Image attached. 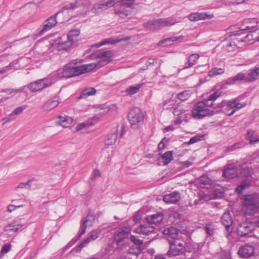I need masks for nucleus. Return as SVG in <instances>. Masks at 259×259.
I'll return each instance as SVG.
<instances>
[{
	"instance_id": "obj_1",
	"label": "nucleus",
	"mask_w": 259,
	"mask_h": 259,
	"mask_svg": "<svg viewBox=\"0 0 259 259\" xmlns=\"http://www.w3.org/2000/svg\"><path fill=\"white\" fill-rule=\"evenodd\" d=\"M112 55V53L110 51L98 52L96 55V58L99 59L97 63L78 65L76 62L73 61L64 66L62 70H58L53 76L55 79L69 78L92 71L94 69L101 67L110 62Z\"/></svg>"
},
{
	"instance_id": "obj_2",
	"label": "nucleus",
	"mask_w": 259,
	"mask_h": 259,
	"mask_svg": "<svg viewBox=\"0 0 259 259\" xmlns=\"http://www.w3.org/2000/svg\"><path fill=\"white\" fill-rule=\"evenodd\" d=\"M163 233L171 238L168 241L169 249L167 252L168 257L181 255L186 251H190L186 248V244L183 239L181 233L177 229L168 227L163 230Z\"/></svg>"
},
{
	"instance_id": "obj_3",
	"label": "nucleus",
	"mask_w": 259,
	"mask_h": 259,
	"mask_svg": "<svg viewBox=\"0 0 259 259\" xmlns=\"http://www.w3.org/2000/svg\"><path fill=\"white\" fill-rule=\"evenodd\" d=\"M243 210L246 215H253L259 211V196L256 193L242 197Z\"/></svg>"
},
{
	"instance_id": "obj_4",
	"label": "nucleus",
	"mask_w": 259,
	"mask_h": 259,
	"mask_svg": "<svg viewBox=\"0 0 259 259\" xmlns=\"http://www.w3.org/2000/svg\"><path fill=\"white\" fill-rule=\"evenodd\" d=\"M241 33H234L229 35L225 40L222 41L224 47L229 51H232L235 48H240L244 46L241 41H238Z\"/></svg>"
},
{
	"instance_id": "obj_5",
	"label": "nucleus",
	"mask_w": 259,
	"mask_h": 259,
	"mask_svg": "<svg viewBox=\"0 0 259 259\" xmlns=\"http://www.w3.org/2000/svg\"><path fill=\"white\" fill-rule=\"evenodd\" d=\"M128 118L133 128H137L143 122V115L138 108L132 109L129 112Z\"/></svg>"
},
{
	"instance_id": "obj_6",
	"label": "nucleus",
	"mask_w": 259,
	"mask_h": 259,
	"mask_svg": "<svg viewBox=\"0 0 259 259\" xmlns=\"http://www.w3.org/2000/svg\"><path fill=\"white\" fill-rule=\"evenodd\" d=\"M203 103H198L192 111L193 117L196 119H201L207 116L214 114L213 110H210L204 106Z\"/></svg>"
},
{
	"instance_id": "obj_7",
	"label": "nucleus",
	"mask_w": 259,
	"mask_h": 259,
	"mask_svg": "<svg viewBox=\"0 0 259 259\" xmlns=\"http://www.w3.org/2000/svg\"><path fill=\"white\" fill-rule=\"evenodd\" d=\"M91 3L89 0H77L74 3H71L65 6L66 9H76L79 14H87L91 6Z\"/></svg>"
},
{
	"instance_id": "obj_8",
	"label": "nucleus",
	"mask_w": 259,
	"mask_h": 259,
	"mask_svg": "<svg viewBox=\"0 0 259 259\" xmlns=\"http://www.w3.org/2000/svg\"><path fill=\"white\" fill-rule=\"evenodd\" d=\"M53 76L37 80L33 82H31L28 84V87L32 92L41 90L51 85L55 81V79L52 78Z\"/></svg>"
},
{
	"instance_id": "obj_9",
	"label": "nucleus",
	"mask_w": 259,
	"mask_h": 259,
	"mask_svg": "<svg viewBox=\"0 0 259 259\" xmlns=\"http://www.w3.org/2000/svg\"><path fill=\"white\" fill-rule=\"evenodd\" d=\"M95 221V217L93 215V213L89 212L87 216L82 219L80 223V227L79 233L78 237L74 239V242H75L80 239L81 236L84 234L85 232L86 229L88 227H91L93 225Z\"/></svg>"
},
{
	"instance_id": "obj_10",
	"label": "nucleus",
	"mask_w": 259,
	"mask_h": 259,
	"mask_svg": "<svg viewBox=\"0 0 259 259\" xmlns=\"http://www.w3.org/2000/svg\"><path fill=\"white\" fill-rule=\"evenodd\" d=\"M245 105V103H240L236 99L229 101L227 102L226 108L224 110V112L228 116H231L236 111L243 107Z\"/></svg>"
},
{
	"instance_id": "obj_11",
	"label": "nucleus",
	"mask_w": 259,
	"mask_h": 259,
	"mask_svg": "<svg viewBox=\"0 0 259 259\" xmlns=\"http://www.w3.org/2000/svg\"><path fill=\"white\" fill-rule=\"evenodd\" d=\"M117 3V0H107L95 4L92 11L95 14H99L104 10L113 6Z\"/></svg>"
},
{
	"instance_id": "obj_12",
	"label": "nucleus",
	"mask_w": 259,
	"mask_h": 259,
	"mask_svg": "<svg viewBox=\"0 0 259 259\" xmlns=\"http://www.w3.org/2000/svg\"><path fill=\"white\" fill-rule=\"evenodd\" d=\"M63 37L65 38V36L58 37L55 40H52L53 41L52 44L56 46L59 51H67L74 44L72 40H70L68 39H67V40H63Z\"/></svg>"
},
{
	"instance_id": "obj_13",
	"label": "nucleus",
	"mask_w": 259,
	"mask_h": 259,
	"mask_svg": "<svg viewBox=\"0 0 259 259\" xmlns=\"http://www.w3.org/2000/svg\"><path fill=\"white\" fill-rule=\"evenodd\" d=\"M239 166L236 167L234 166L233 164H227L225 168L223 171V176L230 178L233 179L235 177L239 176Z\"/></svg>"
},
{
	"instance_id": "obj_14",
	"label": "nucleus",
	"mask_w": 259,
	"mask_h": 259,
	"mask_svg": "<svg viewBox=\"0 0 259 259\" xmlns=\"http://www.w3.org/2000/svg\"><path fill=\"white\" fill-rule=\"evenodd\" d=\"M131 228L130 227H125L119 229L115 233L114 239L117 243L122 242L124 239L126 238L131 233Z\"/></svg>"
},
{
	"instance_id": "obj_15",
	"label": "nucleus",
	"mask_w": 259,
	"mask_h": 259,
	"mask_svg": "<svg viewBox=\"0 0 259 259\" xmlns=\"http://www.w3.org/2000/svg\"><path fill=\"white\" fill-rule=\"evenodd\" d=\"M238 253L241 257L247 258L254 254V248L251 245H244L239 248Z\"/></svg>"
},
{
	"instance_id": "obj_16",
	"label": "nucleus",
	"mask_w": 259,
	"mask_h": 259,
	"mask_svg": "<svg viewBox=\"0 0 259 259\" xmlns=\"http://www.w3.org/2000/svg\"><path fill=\"white\" fill-rule=\"evenodd\" d=\"M153 231L154 227L149 223L140 225L134 230V232L141 235H147L153 233Z\"/></svg>"
},
{
	"instance_id": "obj_17",
	"label": "nucleus",
	"mask_w": 259,
	"mask_h": 259,
	"mask_svg": "<svg viewBox=\"0 0 259 259\" xmlns=\"http://www.w3.org/2000/svg\"><path fill=\"white\" fill-rule=\"evenodd\" d=\"M181 199V194L178 191H174L171 193L163 196V200L166 203H176Z\"/></svg>"
},
{
	"instance_id": "obj_18",
	"label": "nucleus",
	"mask_w": 259,
	"mask_h": 259,
	"mask_svg": "<svg viewBox=\"0 0 259 259\" xmlns=\"http://www.w3.org/2000/svg\"><path fill=\"white\" fill-rule=\"evenodd\" d=\"M57 23L56 16L55 17L51 16L49 17L46 21L42 29L39 31V35H41L45 32L50 30L53 27L56 26Z\"/></svg>"
},
{
	"instance_id": "obj_19",
	"label": "nucleus",
	"mask_w": 259,
	"mask_h": 259,
	"mask_svg": "<svg viewBox=\"0 0 259 259\" xmlns=\"http://www.w3.org/2000/svg\"><path fill=\"white\" fill-rule=\"evenodd\" d=\"M58 97H54L47 101L42 106V109L45 111H50L56 107L60 103Z\"/></svg>"
},
{
	"instance_id": "obj_20",
	"label": "nucleus",
	"mask_w": 259,
	"mask_h": 259,
	"mask_svg": "<svg viewBox=\"0 0 259 259\" xmlns=\"http://www.w3.org/2000/svg\"><path fill=\"white\" fill-rule=\"evenodd\" d=\"M221 92H215L211 94L207 99L204 100L203 101L199 102V103H203L204 105V106L208 108L209 107H213V102L216 100L217 98L221 96Z\"/></svg>"
},
{
	"instance_id": "obj_21",
	"label": "nucleus",
	"mask_w": 259,
	"mask_h": 259,
	"mask_svg": "<svg viewBox=\"0 0 259 259\" xmlns=\"http://www.w3.org/2000/svg\"><path fill=\"white\" fill-rule=\"evenodd\" d=\"M239 176L246 177V179H251L253 170L250 167L244 163L239 165Z\"/></svg>"
},
{
	"instance_id": "obj_22",
	"label": "nucleus",
	"mask_w": 259,
	"mask_h": 259,
	"mask_svg": "<svg viewBox=\"0 0 259 259\" xmlns=\"http://www.w3.org/2000/svg\"><path fill=\"white\" fill-rule=\"evenodd\" d=\"M253 230V226L247 223H243L241 224L237 230L238 235L240 236H245L251 232Z\"/></svg>"
},
{
	"instance_id": "obj_23",
	"label": "nucleus",
	"mask_w": 259,
	"mask_h": 259,
	"mask_svg": "<svg viewBox=\"0 0 259 259\" xmlns=\"http://www.w3.org/2000/svg\"><path fill=\"white\" fill-rule=\"evenodd\" d=\"M221 223L228 232L231 231V230H230V229L232 225L233 220L230 213L229 211H226L224 213L221 218Z\"/></svg>"
},
{
	"instance_id": "obj_24",
	"label": "nucleus",
	"mask_w": 259,
	"mask_h": 259,
	"mask_svg": "<svg viewBox=\"0 0 259 259\" xmlns=\"http://www.w3.org/2000/svg\"><path fill=\"white\" fill-rule=\"evenodd\" d=\"M164 219V215L161 213H156L146 217V220L150 224H157L160 223Z\"/></svg>"
},
{
	"instance_id": "obj_25",
	"label": "nucleus",
	"mask_w": 259,
	"mask_h": 259,
	"mask_svg": "<svg viewBox=\"0 0 259 259\" xmlns=\"http://www.w3.org/2000/svg\"><path fill=\"white\" fill-rule=\"evenodd\" d=\"M245 74L240 72L233 77L228 78L226 81V84L231 85L241 81L245 82Z\"/></svg>"
},
{
	"instance_id": "obj_26",
	"label": "nucleus",
	"mask_w": 259,
	"mask_h": 259,
	"mask_svg": "<svg viewBox=\"0 0 259 259\" xmlns=\"http://www.w3.org/2000/svg\"><path fill=\"white\" fill-rule=\"evenodd\" d=\"M159 29L165 26L172 25L177 23V21L173 18H166L156 19Z\"/></svg>"
},
{
	"instance_id": "obj_27",
	"label": "nucleus",
	"mask_w": 259,
	"mask_h": 259,
	"mask_svg": "<svg viewBox=\"0 0 259 259\" xmlns=\"http://www.w3.org/2000/svg\"><path fill=\"white\" fill-rule=\"evenodd\" d=\"M114 12L117 16L122 18L127 17L130 14V11L126 9L123 6L120 4L116 5Z\"/></svg>"
},
{
	"instance_id": "obj_28",
	"label": "nucleus",
	"mask_w": 259,
	"mask_h": 259,
	"mask_svg": "<svg viewBox=\"0 0 259 259\" xmlns=\"http://www.w3.org/2000/svg\"><path fill=\"white\" fill-rule=\"evenodd\" d=\"M244 23L246 26H242L240 28L242 31L245 30H249L255 27L257 25L258 21L255 18L247 19L244 21Z\"/></svg>"
},
{
	"instance_id": "obj_29",
	"label": "nucleus",
	"mask_w": 259,
	"mask_h": 259,
	"mask_svg": "<svg viewBox=\"0 0 259 259\" xmlns=\"http://www.w3.org/2000/svg\"><path fill=\"white\" fill-rule=\"evenodd\" d=\"M118 131L114 128L112 132L107 135L105 139V144L107 145H112L116 141L117 138Z\"/></svg>"
},
{
	"instance_id": "obj_30",
	"label": "nucleus",
	"mask_w": 259,
	"mask_h": 259,
	"mask_svg": "<svg viewBox=\"0 0 259 259\" xmlns=\"http://www.w3.org/2000/svg\"><path fill=\"white\" fill-rule=\"evenodd\" d=\"M184 38V36L181 35L179 37H171L169 38H166L165 39H163L159 42L158 44L160 46H169L172 44V42L174 41H180L181 42L183 41Z\"/></svg>"
},
{
	"instance_id": "obj_31",
	"label": "nucleus",
	"mask_w": 259,
	"mask_h": 259,
	"mask_svg": "<svg viewBox=\"0 0 259 259\" xmlns=\"http://www.w3.org/2000/svg\"><path fill=\"white\" fill-rule=\"evenodd\" d=\"M255 31H250L249 33L246 35L244 37L240 36L239 39L238 41H241L242 44H244V46L245 44H252L254 41H256L255 40L258 37L255 36L253 37V33H255Z\"/></svg>"
},
{
	"instance_id": "obj_32",
	"label": "nucleus",
	"mask_w": 259,
	"mask_h": 259,
	"mask_svg": "<svg viewBox=\"0 0 259 259\" xmlns=\"http://www.w3.org/2000/svg\"><path fill=\"white\" fill-rule=\"evenodd\" d=\"M23 227V225L19 223L17 221H14L11 224L6 226L4 228V231L5 232H17L19 229Z\"/></svg>"
},
{
	"instance_id": "obj_33",
	"label": "nucleus",
	"mask_w": 259,
	"mask_h": 259,
	"mask_svg": "<svg viewBox=\"0 0 259 259\" xmlns=\"http://www.w3.org/2000/svg\"><path fill=\"white\" fill-rule=\"evenodd\" d=\"M58 118V124L63 127H68L73 122V119L67 115L60 116Z\"/></svg>"
},
{
	"instance_id": "obj_34",
	"label": "nucleus",
	"mask_w": 259,
	"mask_h": 259,
	"mask_svg": "<svg viewBox=\"0 0 259 259\" xmlns=\"http://www.w3.org/2000/svg\"><path fill=\"white\" fill-rule=\"evenodd\" d=\"M258 68L250 70L247 75L245 74V82H250L256 80L257 76H258Z\"/></svg>"
},
{
	"instance_id": "obj_35",
	"label": "nucleus",
	"mask_w": 259,
	"mask_h": 259,
	"mask_svg": "<svg viewBox=\"0 0 259 259\" xmlns=\"http://www.w3.org/2000/svg\"><path fill=\"white\" fill-rule=\"evenodd\" d=\"M30 185H29V182L21 183L18 186L15 188V191L18 193H21L22 191L23 192L22 195L24 196L25 194H26L30 189Z\"/></svg>"
},
{
	"instance_id": "obj_36",
	"label": "nucleus",
	"mask_w": 259,
	"mask_h": 259,
	"mask_svg": "<svg viewBox=\"0 0 259 259\" xmlns=\"http://www.w3.org/2000/svg\"><path fill=\"white\" fill-rule=\"evenodd\" d=\"M250 181L251 180L249 179L243 181L240 184L236 187L235 189L236 192L240 194L246 189L248 188L250 186Z\"/></svg>"
},
{
	"instance_id": "obj_37",
	"label": "nucleus",
	"mask_w": 259,
	"mask_h": 259,
	"mask_svg": "<svg viewBox=\"0 0 259 259\" xmlns=\"http://www.w3.org/2000/svg\"><path fill=\"white\" fill-rule=\"evenodd\" d=\"M200 56L198 54H193L190 55L188 59V65L184 67V69H188L194 65L197 62Z\"/></svg>"
},
{
	"instance_id": "obj_38",
	"label": "nucleus",
	"mask_w": 259,
	"mask_h": 259,
	"mask_svg": "<svg viewBox=\"0 0 259 259\" xmlns=\"http://www.w3.org/2000/svg\"><path fill=\"white\" fill-rule=\"evenodd\" d=\"M161 158L162 159V162L164 163V164H168L173 159L172 151H169L165 152L163 154H162L161 156Z\"/></svg>"
},
{
	"instance_id": "obj_39",
	"label": "nucleus",
	"mask_w": 259,
	"mask_h": 259,
	"mask_svg": "<svg viewBox=\"0 0 259 259\" xmlns=\"http://www.w3.org/2000/svg\"><path fill=\"white\" fill-rule=\"evenodd\" d=\"M144 26L148 30L159 29L156 19L149 21L144 24Z\"/></svg>"
},
{
	"instance_id": "obj_40",
	"label": "nucleus",
	"mask_w": 259,
	"mask_h": 259,
	"mask_svg": "<svg viewBox=\"0 0 259 259\" xmlns=\"http://www.w3.org/2000/svg\"><path fill=\"white\" fill-rule=\"evenodd\" d=\"M142 85V84L131 85L126 89L125 92L129 95H134L139 91Z\"/></svg>"
},
{
	"instance_id": "obj_41",
	"label": "nucleus",
	"mask_w": 259,
	"mask_h": 259,
	"mask_svg": "<svg viewBox=\"0 0 259 259\" xmlns=\"http://www.w3.org/2000/svg\"><path fill=\"white\" fill-rule=\"evenodd\" d=\"M96 93V90L95 89L93 88H89L83 90L79 98H86L89 96L95 95Z\"/></svg>"
},
{
	"instance_id": "obj_42",
	"label": "nucleus",
	"mask_w": 259,
	"mask_h": 259,
	"mask_svg": "<svg viewBox=\"0 0 259 259\" xmlns=\"http://www.w3.org/2000/svg\"><path fill=\"white\" fill-rule=\"evenodd\" d=\"M80 32L78 30H73L70 31L67 36V39L70 40H72L73 43L75 42L76 39L75 37L78 36L79 35Z\"/></svg>"
},
{
	"instance_id": "obj_43",
	"label": "nucleus",
	"mask_w": 259,
	"mask_h": 259,
	"mask_svg": "<svg viewBox=\"0 0 259 259\" xmlns=\"http://www.w3.org/2000/svg\"><path fill=\"white\" fill-rule=\"evenodd\" d=\"M224 72V69L221 68H214L208 72V76L213 77L217 75H220Z\"/></svg>"
},
{
	"instance_id": "obj_44",
	"label": "nucleus",
	"mask_w": 259,
	"mask_h": 259,
	"mask_svg": "<svg viewBox=\"0 0 259 259\" xmlns=\"http://www.w3.org/2000/svg\"><path fill=\"white\" fill-rule=\"evenodd\" d=\"M254 134V132L253 131L248 130L246 134L247 139L249 141V143L251 144L259 142V139H254L252 138Z\"/></svg>"
},
{
	"instance_id": "obj_45",
	"label": "nucleus",
	"mask_w": 259,
	"mask_h": 259,
	"mask_svg": "<svg viewBox=\"0 0 259 259\" xmlns=\"http://www.w3.org/2000/svg\"><path fill=\"white\" fill-rule=\"evenodd\" d=\"M178 98L182 101L188 100L191 97V94L189 91H184L177 95Z\"/></svg>"
},
{
	"instance_id": "obj_46",
	"label": "nucleus",
	"mask_w": 259,
	"mask_h": 259,
	"mask_svg": "<svg viewBox=\"0 0 259 259\" xmlns=\"http://www.w3.org/2000/svg\"><path fill=\"white\" fill-rule=\"evenodd\" d=\"M196 14L198 21L206 19H210L214 16L213 14H207L206 13H196Z\"/></svg>"
},
{
	"instance_id": "obj_47",
	"label": "nucleus",
	"mask_w": 259,
	"mask_h": 259,
	"mask_svg": "<svg viewBox=\"0 0 259 259\" xmlns=\"http://www.w3.org/2000/svg\"><path fill=\"white\" fill-rule=\"evenodd\" d=\"M100 230H96L92 231L90 235L87 238L89 242L91 241H93L97 239L99 237V235L100 234Z\"/></svg>"
},
{
	"instance_id": "obj_48",
	"label": "nucleus",
	"mask_w": 259,
	"mask_h": 259,
	"mask_svg": "<svg viewBox=\"0 0 259 259\" xmlns=\"http://www.w3.org/2000/svg\"><path fill=\"white\" fill-rule=\"evenodd\" d=\"M244 146V143H235L234 144L228 147L227 148V151L228 152H231V151H233L237 149H238L240 147H242Z\"/></svg>"
},
{
	"instance_id": "obj_49",
	"label": "nucleus",
	"mask_w": 259,
	"mask_h": 259,
	"mask_svg": "<svg viewBox=\"0 0 259 259\" xmlns=\"http://www.w3.org/2000/svg\"><path fill=\"white\" fill-rule=\"evenodd\" d=\"M187 111H188L184 109L182 107L178 106L174 108L172 113L176 116H179L183 113H185Z\"/></svg>"
},
{
	"instance_id": "obj_50",
	"label": "nucleus",
	"mask_w": 259,
	"mask_h": 259,
	"mask_svg": "<svg viewBox=\"0 0 259 259\" xmlns=\"http://www.w3.org/2000/svg\"><path fill=\"white\" fill-rule=\"evenodd\" d=\"M204 135H197L195 137H192L189 141L188 142V144L189 145L194 144L195 143H196L198 141H200L202 140L204 138Z\"/></svg>"
},
{
	"instance_id": "obj_51",
	"label": "nucleus",
	"mask_w": 259,
	"mask_h": 259,
	"mask_svg": "<svg viewBox=\"0 0 259 259\" xmlns=\"http://www.w3.org/2000/svg\"><path fill=\"white\" fill-rule=\"evenodd\" d=\"M26 108L25 106H20L16 108L12 113L11 114L13 115V116L16 118V116L20 114Z\"/></svg>"
},
{
	"instance_id": "obj_52",
	"label": "nucleus",
	"mask_w": 259,
	"mask_h": 259,
	"mask_svg": "<svg viewBox=\"0 0 259 259\" xmlns=\"http://www.w3.org/2000/svg\"><path fill=\"white\" fill-rule=\"evenodd\" d=\"M130 239L136 245L140 246L143 243L142 240L140 239L138 237L134 235H131Z\"/></svg>"
},
{
	"instance_id": "obj_53",
	"label": "nucleus",
	"mask_w": 259,
	"mask_h": 259,
	"mask_svg": "<svg viewBox=\"0 0 259 259\" xmlns=\"http://www.w3.org/2000/svg\"><path fill=\"white\" fill-rule=\"evenodd\" d=\"M22 91V89H7L2 90V92L6 93L7 94H15Z\"/></svg>"
},
{
	"instance_id": "obj_54",
	"label": "nucleus",
	"mask_w": 259,
	"mask_h": 259,
	"mask_svg": "<svg viewBox=\"0 0 259 259\" xmlns=\"http://www.w3.org/2000/svg\"><path fill=\"white\" fill-rule=\"evenodd\" d=\"M135 1V0H117V3L120 2V4L121 5L129 7L134 4Z\"/></svg>"
},
{
	"instance_id": "obj_55",
	"label": "nucleus",
	"mask_w": 259,
	"mask_h": 259,
	"mask_svg": "<svg viewBox=\"0 0 259 259\" xmlns=\"http://www.w3.org/2000/svg\"><path fill=\"white\" fill-rule=\"evenodd\" d=\"M205 229L206 233L209 235H212L213 233V228L210 224L206 225Z\"/></svg>"
},
{
	"instance_id": "obj_56",
	"label": "nucleus",
	"mask_w": 259,
	"mask_h": 259,
	"mask_svg": "<svg viewBox=\"0 0 259 259\" xmlns=\"http://www.w3.org/2000/svg\"><path fill=\"white\" fill-rule=\"evenodd\" d=\"M11 246L10 244H6L4 245L1 249V253L3 254L7 253L11 250Z\"/></svg>"
},
{
	"instance_id": "obj_57",
	"label": "nucleus",
	"mask_w": 259,
	"mask_h": 259,
	"mask_svg": "<svg viewBox=\"0 0 259 259\" xmlns=\"http://www.w3.org/2000/svg\"><path fill=\"white\" fill-rule=\"evenodd\" d=\"M89 241H88V240H87V239L85 240H84L83 241L81 242L79 245H78L76 247V250L77 251H79L81 250V249L85 247L86 246L87 244H88L89 243Z\"/></svg>"
},
{
	"instance_id": "obj_58",
	"label": "nucleus",
	"mask_w": 259,
	"mask_h": 259,
	"mask_svg": "<svg viewBox=\"0 0 259 259\" xmlns=\"http://www.w3.org/2000/svg\"><path fill=\"white\" fill-rule=\"evenodd\" d=\"M15 119V117L11 113L7 117H5L3 119V121H4V122L3 123V125L5 124L6 123L10 122L12 120H14Z\"/></svg>"
},
{
	"instance_id": "obj_59",
	"label": "nucleus",
	"mask_w": 259,
	"mask_h": 259,
	"mask_svg": "<svg viewBox=\"0 0 259 259\" xmlns=\"http://www.w3.org/2000/svg\"><path fill=\"white\" fill-rule=\"evenodd\" d=\"M101 177V173L98 169H94L92 174V180L96 179V178Z\"/></svg>"
},
{
	"instance_id": "obj_60",
	"label": "nucleus",
	"mask_w": 259,
	"mask_h": 259,
	"mask_svg": "<svg viewBox=\"0 0 259 259\" xmlns=\"http://www.w3.org/2000/svg\"><path fill=\"white\" fill-rule=\"evenodd\" d=\"M89 126V123H85V122H83V123H81L78 124L76 127V131H79L83 129V128H84L87 126Z\"/></svg>"
},
{
	"instance_id": "obj_61",
	"label": "nucleus",
	"mask_w": 259,
	"mask_h": 259,
	"mask_svg": "<svg viewBox=\"0 0 259 259\" xmlns=\"http://www.w3.org/2000/svg\"><path fill=\"white\" fill-rule=\"evenodd\" d=\"M188 18L191 21H198L196 13H194L189 15Z\"/></svg>"
},
{
	"instance_id": "obj_62",
	"label": "nucleus",
	"mask_w": 259,
	"mask_h": 259,
	"mask_svg": "<svg viewBox=\"0 0 259 259\" xmlns=\"http://www.w3.org/2000/svg\"><path fill=\"white\" fill-rule=\"evenodd\" d=\"M21 206H22V205L15 206V205H9L7 206V210L8 211L11 212L12 211L14 210L16 208L20 207H21Z\"/></svg>"
},
{
	"instance_id": "obj_63",
	"label": "nucleus",
	"mask_w": 259,
	"mask_h": 259,
	"mask_svg": "<svg viewBox=\"0 0 259 259\" xmlns=\"http://www.w3.org/2000/svg\"><path fill=\"white\" fill-rule=\"evenodd\" d=\"M200 181L204 185L207 184V183H208V182H209L208 178L206 176H202L200 177Z\"/></svg>"
},
{
	"instance_id": "obj_64",
	"label": "nucleus",
	"mask_w": 259,
	"mask_h": 259,
	"mask_svg": "<svg viewBox=\"0 0 259 259\" xmlns=\"http://www.w3.org/2000/svg\"><path fill=\"white\" fill-rule=\"evenodd\" d=\"M164 144L163 141H161L158 145V148L159 151L163 150L164 148Z\"/></svg>"
}]
</instances>
